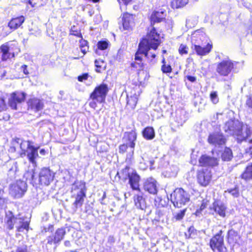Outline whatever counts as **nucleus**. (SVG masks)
I'll list each match as a JSON object with an SVG mask.
<instances>
[{"mask_svg":"<svg viewBox=\"0 0 252 252\" xmlns=\"http://www.w3.org/2000/svg\"><path fill=\"white\" fill-rule=\"evenodd\" d=\"M32 144L33 142L30 140H21L19 138H15L12 141V145L9 147L8 152L11 154L16 153L17 147L19 146L21 151L18 153V157L24 158L27 156L29 161L34 164L38 157L39 147H35Z\"/></svg>","mask_w":252,"mask_h":252,"instance_id":"obj_1","label":"nucleus"},{"mask_svg":"<svg viewBox=\"0 0 252 252\" xmlns=\"http://www.w3.org/2000/svg\"><path fill=\"white\" fill-rule=\"evenodd\" d=\"M225 131L230 132L231 134L236 137L238 141L246 140L251 136L252 131L250 127L242 123L231 121L225 124Z\"/></svg>","mask_w":252,"mask_h":252,"instance_id":"obj_2","label":"nucleus"},{"mask_svg":"<svg viewBox=\"0 0 252 252\" xmlns=\"http://www.w3.org/2000/svg\"><path fill=\"white\" fill-rule=\"evenodd\" d=\"M117 176L124 182L127 181L132 190L140 191L139 183L141 178L136 170L126 165L120 172H117Z\"/></svg>","mask_w":252,"mask_h":252,"instance_id":"obj_3","label":"nucleus"},{"mask_svg":"<svg viewBox=\"0 0 252 252\" xmlns=\"http://www.w3.org/2000/svg\"><path fill=\"white\" fill-rule=\"evenodd\" d=\"M152 47L147 46L138 45V48L134 54V60L135 63H131L130 66L133 68H140V70H143L144 64L143 62L142 55L147 59L149 63H152L156 59L157 55L155 53L149 52Z\"/></svg>","mask_w":252,"mask_h":252,"instance_id":"obj_4","label":"nucleus"},{"mask_svg":"<svg viewBox=\"0 0 252 252\" xmlns=\"http://www.w3.org/2000/svg\"><path fill=\"white\" fill-rule=\"evenodd\" d=\"M109 90L108 86L105 83H103L96 86L90 94L88 99L89 106L95 109L97 107V104L105 103Z\"/></svg>","mask_w":252,"mask_h":252,"instance_id":"obj_5","label":"nucleus"},{"mask_svg":"<svg viewBox=\"0 0 252 252\" xmlns=\"http://www.w3.org/2000/svg\"><path fill=\"white\" fill-rule=\"evenodd\" d=\"M20 52L18 43L15 40L7 41L0 45V63L15 59Z\"/></svg>","mask_w":252,"mask_h":252,"instance_id":"obj_6","label":"nucleus"},{"mask_svg":"<svg viewBox=\"0 0 252 252\" xmlns=\"http://www.w3.org/2000/svg\"><path fill=\"white\" fill-rule=\"evenodd\" d=\"M160 34L154 26L148 31L146 36L142 37L138 44L139 45L147 46L152 47V49L156 50L161 44Z\"/></svg>","mask_w":252,"mask_h":252,"instance_id":"obj_7","label":"nucleus"},{"mask_svg":"<svg viewBox=\"0 0 252 252\" xmlns=\"http://www.w3.org/2000/svg\"><path fill=\"white\" fill-rule=\"evenodd\" d=\"M189 194L183 188H176L170 195V200L174 206L181 208L190 200Z\"/></svg>","mask_w":252,"mask_h":252,"instance_id":"obj_8","label":"nucleus"},{"mask_svg":"<svg viewBox=\"0 0 252 252\" xmlns=\"http://www.w3.org/2000/svg\"><path fill=\"white\" fill-rule=\"evenodd\" d=\"M73 185L74 187L72 189L71 192L73 190H79L76 194L71 195V197L74 198L73 203V206L77 209L81 207L84 204L85 199L86 197L87 188L85 182L83 181L75 182Z\"/></svg>","mask_w":252,"mask_h":252,"instance_id":"obj_9","label":"nucleus"},{"mask_svg":"<svg viewBox=\"0 0 252 252\" xmlns=\"http://www.w3.org/2000/svg\"><path fill=\"white\" fill-rule=\"evenodd\" d=\"M236 63L230 59L223 60L217 63L216 72L219 76L227 77L235 69Z\"/></svg>","mask_w":252,"mask_h":252,"instance_id":"obj_10","label":"nucleus"},{"mask_svg":"<svg viewBox=\"0 0 252 252\" xmlns=\"http://www.w3.org/2000/svg\"><path fill=\"white\" fill-rule=\"evenodd\" d=\"M223 231L220 230L211 238L209 246L211 250L215 252H226L227 249L224 242Z\"/></svg>","mask_w":252,"mask_h":252,"instance_id":"obj_11","label":"nucleus"},{"mask_svg":"<svg viewBox=\"0 0 252 252\" xmlns=\"http://www.w3.org/2000/svg\"><path fill=\"white\" fill-rule=\"evenodd\" d=\"M66 234L65 228L62 227L57 228L55 232L46 237V246H54L56 248L64 238Z\"/></svg>","mask_w":252,"mask_h":252,"instance_id":"obj_12","label":"nucleus"},{"mask_svg":"<svg viewBox=\"0 0 252 252\" xmlns=\"http://www.w3.org/2000/svg\"><path fill=\"white\" fill-rule=\"evenodd\" d=\"M197 184L202 187H207L211 182L212 173L211 170L207 168L198 169L196 173Z\"/></svg>","mask_w":252,"mask_h":252,"instance_id":"obj_13","label":"nucleus"},{"mask_svg":"<svg viewBox=\"0 0 252 252\" xmlns=\"http://www.w3.org/2000/svg\"><path fill=\"white\" fill-rule=\"evenodd\" d=\"M27 94L22 91H15L10 94L8 98V105L12 110L18 109V105L24 102L26 100Z\"/></svg>","mask_w":252,"mask_h":252,"instance_id":"obj_14","label":"nucleus"},{"mask_svg":"<svg viewBox=\"0 0 252 252\" xmlns=\"http://www.w3.org/2000/svg\"><path fill=\"white\" fill-rule=\"evenodd\" d=\"M27 184L22 180H17L9 187V193L14 198L22 197L27 191Z\"/></svg>","mask_w":252,"mask_h":252,"instance_id":"obj_15","label":"nucleus"},{"mask_svg":"<svg viewBox=\"0 0 252 252\" xmlns=\"http://www.w3.org/2000/svg\"><path fill=\"white\" fill-rule=\"evenodd\" d=\"M55 173L49 167L42 168L39 173V183L41 186H48L53 181Z\"/></svg>","mask_w":252,"mask_h":252,"instance_id":"obj_16","label":"nucleus"},{"mask_svg":"<svg viewBox=\"0 0 252 252\" xmlns=\"http://www.w3.org/2000/svg\"><path fill=\"white\" fill-rule=\"evenodd\" d=\"M218 165V160L216 158L207 155H202L198 159V166L213 167Z\"/></svg>","mask_w":252,"mask_h":252,"instance_id":"obj_17","label":"nucleus"},{"mask_svg":"<svg viewBox=\"0 0 252 252\" xmlns=\"http://www.w3.org/2000/svg\"><path fill=\"white\" fill-rule=\"evenodd\" d=\"M135 19L133 15L127 12L124 13L122 17V31H130L135 26Z\"/></svg>","mask_w":252,"mask_h":252,"instance_id":"obj_18","label":"nucleus"},{"mask_svg":"<svg viewBox=\"0 0 252 252\" xmlns=\"http://www.w3.org/2000/svg\"><path fill=\"white\" fill-rule=\"evenodd\" d=\"M207 141L212 145L221 146L225 144L226 139L222 133L214 132L209 134Z\"/></svg>","mask_w":252,"mask_h":252,"instance_id":"obj_19","label":"nucleus"},{"mask_svg":"<svg viewBox=\"0 0 252 252\" xmlns=\"http://www.w3.org/2000/svg\"><path fill=\"white\" fill-rule=\"evenodd\" d=\"M27 106L29 110H32L34 112H38L43 109L44 103L43 100L34 97L28 100L27 101Z\"/></svg>","mask_w":252,"mask_h":252,"instance_id":"obj_20","label":"nucleus"},{"mask_svg":"<svg viewBox=\"0 0 252 252\" xmlns=\"http://www.w3.org/2000/svg\"><path fill=\"white\" fill-rule=\"evenodd\" d=\"M193 46L196 54L199 56H204L208 55L213 49V44L211 41L207 42L203 47L199 44H194Z\"/></svg>","mask_w":252,"mask_h":252,"instance_id":"obj_21","label":"nucleus"},{"mask_svg":"<svg viewBox=\"0 0 252 252\" xmlns=\"http://www.w3.org/2000/svg\"><path fill=\"white\" fill-rule=\"evenodd\" d=\"M166 11L165 9H160L158 11H154L150 16L151 26H153L156 23H160L165 20Z\"/></svg>","mask_w":252,"mask_h":252,"instance_id":"obj_22","label":"nucleus"},{"mask_svg":"<svg viewBox=\"0 0 252 252\" xmlns=\"http://www.w3.org/2000/svg\"><path fill=\"white\" fill-rule=\"evenodd\" d=\"M123 139L130 148L134 149L135 146V142L137 139V133L135 130L126 132Z\"/></svg>","mask_w":252,"mask_h":252,"instance_id":"obj_23","label":"nucleus"},{"mask_svg":"<svg viewBox=\"0 0 252 252\" xmlns=\"http://www.w3.org/2000/svg\"><path fill=\"white\" fill-rule=\"evenodd\" d=\"M157 181L152 178H149L146 180L143 185L145 190L151 194H156L158 192Z\"/></svg>","mask_w":252,"mask_h":252,"instance_id":"obj_24","label":"nucleus"},{"mask_svg":"<svg viewBox=\"0 0 252 252\" xmlns=\"http://www.w3.org/2000/svg\"><path fill=\"white\" fill-rule=\"evenodd\" d=\"M25 21V17L21 15L12 18L8 23L7 26L10 30L14 31L19 28Z\"/></svg>","mask_w":252,"mask_h":252,"instance_id":"obj_25","label":"nucleus"},{"mask_svg":"<svg viewBox=\"0 0 252 252\" xmlns=\"http://www.w3.org/2000/svg\"><path fill=\"white\" fill-rule=\"evenodd\" d=\"M18 217L15 216L12 212H9L6 214L5 219V225L6 228L11 230L14 228V226L18 222Z\"/></svg>","mask_w":252,"mask_h":252,"instance_id":"obj_26","label":"nucleus"},{"mask_svg":"<svg viewBox=\"0 0 252 252\" xmlns=\"http://www.w3.org/2000/svg\"><path fill=\"white\" fill-rule=\"evenodd\" d=\"M240 238V235L237 231L233 229H231L228 231L227 241L229 244L234 246L236 244L238 243Z\"/></svg>","mask_w":252,"mask_h":252,"instance_id":"obj_27","label":"nucleus"},{"mask_svg":"<svg viewBox=\"0 0 252 252\" xmlns=\"http://www.w3.org/2000/svg\"><path fill=\"white\" fill-rule=\"evenodd\" d=\"M213 209L220 217L225 218L226 217L227 208L223 203L215 202L213 204Z\"/></svg>","mask_w":252,"mask_h":252,"instance_id":"obj_28","label":"nucleus"},{"mask_svg":"<svg viewBox=\"0 0 252 252\" xmlns=\"http://www.w3.org/2000/svg\"><path fill=\"white\" fill-rule=\"evenodd\" d=\"M241 179L246 182L252 181V162L249 163L240 175Z\"/></svg>","mask_w":252,"mask_h":252,"instance_id":"obj_29","label":"nucleus"},{"mask_svg":"<svg viewBox=\"0 0 252 252\" xmlns=\"http://www.w3.org/2000/svg\"><path fill=\"white\" fill-rule=\"evenodd\" d=\"M138 94L134 93V95H126V104L129 108L131 109H134L137 105L138 99Z\"/></svg>","mask_w":252,"mask_h":252,"instance_id":"obj_30","label":"nucleus"},{"mask_svg":"<svg viewBox=\"0 0 252 252\" xmlns=\"http://www.w3.org/2000/svg\"><path fill=\"white\" fill-rule=\"evenodd\" d=\"M142 134L143 137L147 140L153 139L155 137V130L153 127L150 126L145 127L142 131Z\"/></svg>","mask_w":252,"mask_h":252,"instance_id":"obj_31","label":"nucleus"},{"mask_svg":"<svg viewBox=\"0 0 252 252\" xmlns=\"http://www.w3.org/2000/svg\"><path fill=\"white\" fill-rule=\"evenodd\" d=\"M95 70L96 72L101 73L106 69L107 63L102 59H98L94 61Z\"/></svg>","mask_w":252,"mask_h":252,"instance_id":"obj_32","label":"nucleus"},{"mask_svg":"<svg viewBox=\"0 0 252 252\" xmlns=\"http://www.w3.org/2000/svg\"><path fill=\"white\" fill-rule=\"evenodd\" d=\"M18 222L20 224V225L16 227V230L18 232H22L24 229H26L27 231L29 230V222L28 221H25L24 218L18 217Z\"/></svg>","mask_w":252,"mask_h":252,"instance_id":"obj_33","label":"nucleus"},{"mask_svg":"<svg viewBox=\"0 0 252 252\" xmlns=\"http://www.w3.org/2000/svg\"><path fill=\"white\" fill-rule=\"evenodd\" d=\"M161 63H162L161 65V71L163 73L168 74L172 72V68L171 66L167 63V62L164 56H162V60Z\"/></svg>","mask_w":252,"mask_h":252,"instance_id":"obj_34","label":"nucleus"},{"mask_svg":"<svg viewBox=\"0 0 252 252\" xmlns=\"http://www.w3.org/2000/svg\"><path fill=\"white\" fill-rule=\"evenodd\" d=\"M221 158L223 161H230L233 158L232 150L228 147H225L221 154Z\"/></svg>","mask_w":252,"mask_h":252,"instance_id":"obj_35","label":"nucleus"},{"mask_svg":"<svg viewBox=\"0 0 252 252\" xmlns=\"http://www.w3.org/2000/svg\"><path fill=\"white\" fill-rule=\"evenodd\" d=\"M79 42L81 51L83 55H85L89 51V43L87 40L84 39L83 37L79 40Z\"/></svg>","mask_w":252,"mask_h":252,"instance_id":"obj_36","label":"nucleus"},{"mask_svg":"<svg viewBox=\"0 0 252 252\" xmlns=\"http://www.w3.org/2000/svg\"><path fill=\"white\" fill-rule=\"evenodd\" d=\"M209 201L206 199H203L201 201V205L199 208L196 209L194 215L196 217H199L202 214V211L207 208Z\"/></svg>","mask_w":252,"mask_h":252,"instance_id":"obj_37","label":"nucleus"},{"mask_svg":"<svg viewBox=\"0 0 252 252\" xmlns=\"http://www.w3.org/2000/svg\"><path fill=\"white\" fill-rule=\"evenodd\" d=\"M139 88V85L136 83H132L128 86L127 94L134 95V93L138 94V90Z\"/></svg>","mask_w":252,"mask_h":252,"instance_id":"obj_38","label":"nucleus"},{"mask_svg":"<svg viewBox=\"0 0 252 252\" xmlns=\"http://www.w3.org/2000/svg\"><path fill=\"white\" fill-rule=\"evenodd\" d=\"M133 200L135 206L141 208V205L145 202V200L143 195L136 194L134 196Z\"/></svg>","mask_w":252,"mask_h":252,"instance_id":"obj_39","label":"nucleus"},{"mask_svg":"<svg viewBox=\"0 0 252 252\" xmlns=\"http://www.w3.org/2000/svg\"><path fill=\"white\" fill-rule=\"evenodd\" d=\"M187 3L185 1H171V6L174 9L181 8L185 6Z\"/></svg>","mask_w":252,"mask_h":252,"instance_id":"obj_40","label":"nucleus"},{"mask_svg":"<svg viewBox=\"0 0 252 252\" xmlns=\"http://www.w3.org/2000/svg\"><path fill=\"white\" fill-rule=\"evenodd\" d=\"M109 42L106 40H100L97 42V49L100 50H104L108 48Z\"/></svg>","mask_w":252,"mask_h":252,"instance_id":"obj_41","label":"nucleus"},{"mask_svg":"<svg viewBox=\"0 0 252 252\" xmlns=\"http://www.w3.org/2000/svg\"><path fill=\"white\" fill-rule=\"evenodd\" d=\"M189 47L187 45L181 44L178 49V52L181 56L187 55L189 53Z\"/></svg>","mask_w":252,"mask_h":252,"instance_id":"obj_42","label":"nucleus"},{"mask_svg":"<svg viewBox=\"0 0 252 252\" xmlns=\"http://www.w3.org/2000/svg\"><path fill=\"white\" fill-rule=\"evenodd\" d=\"M4 193V190L0 188V209H2L7 204V199L3 197Z\"/></svg>","mask_w":252,"mask_h":252,"instance_id":"obj_43","label":"nucleus"},{"mask_svg":"<svg viewBox=\"0 0 252 252\" xmlns=\"http://www.w3.org/2000/svg\"><path fill=\"white\" fill-rule=\"evenodd\" d=\"M210 98L211 101L214 104H217L219 102V98L218 97L217 91L211 92L210 94Z\"/></svg>","mask_w":252,"mask_h":252,"instance_id":"obj_44","label":"nucleus"},{"mask_svg":"<svg viewBox=\"0 0 252 252\" xmlns=\"http://www.w3.org/2000/svg\"><path fill=\"white\" fill-rule=\"evenodd\" d=\"M186 211V208L180 211L179 213H178L176 215L174 216V218L176 220H182L185 215Z\"/></svg>","mask_w":252,"mask_h":252,"instance_id":"obj_45","label":"nucleus"},{"mask_svg":"<svg viewBox=\"0 0 252 252\" xmlns=\"http://www.w3.org/2000/svg\"><path fill=\"white\" fill-rule=\"evenodd\" d=\"M189 235L188 236V238H192L193 236L197 234V231L193 225L190 226L188 228Z\"/></svg>","mask_w":252,"mask_h":252,"instance_id":"obj_46","label":"nucleus"},{"mask_svg":"<svg viewBox=\"0 0 252 252\" xmlns=\"http://www.w3.org/2000/svg\"><path fill=\"white\" fill-rule=\"evenodd\" d=\"M10 252H29L28 247L27 245L17 247L15 250H13Z\"/></svg>","mask_w":252,"mask_h":252,"instance_id":"obj_47","label":"nucleus"},{"mask_svg":"<svg viewBox=\"0 0 252 252\" xmlns=\"http://www.w3.org/2000/svg\"><path fill=\"white\" fill-rule=\"evenodd\" d=\"M69 34L73 35V36H76L77 37H79V38H80V39L83 37V36H82V34L81 33V32L80 30H71L70 31Z\"/></svg>","mask_w":252,"mask_h":252,"instance_id":"obj_48","label":"nucleus"},{"mask_svg":"<svg viewBox=\"0 0 252 252\" xmlns=\"http://www.w3.org/2000/svg\"><path fill=\"white\" fill-rule=\"evenodd\" d=\"M129 146L126 144H122L119 146V153L123 154L126 153L128 149Z\"/></svg>","mask_w":252,"mask_h":252,"instance_id":"obj_49","label":"nucleus"},{"mask_svg":"<svg viewBox=\"0 0 252 252\" xmlns=\"http://www.w3.org/2000/svg\"><path fill=\"white\" fill-rule=\"evenodd\" d=\"M89 76L88 73H84L81 75L78 76L77 80L79 82H82L87 80L89 78Z\"/></svg>","mask_w":252,"mask_h":252,"instance_id":"obj_50","label":"nucleus"},{"mask_svg":"<svg viewBox=\"0 0 252 252\" xmlns=\"http://www.w3.org/2000/svg\"><path fill=\"white\" fill-rule=\"evenodd\" d=\"M6 108V104L4 97H0V111L5 110Z\"/></svg>","mask_w":252,"mask_h":252,"instance_id":"obj_51","label":"nucleus"},{"mask_svg":"<svg viewBox=\"0 0 252 252\" xmlns=\"http://www.w3.org/2000/svg\"><path fill=\"white\" fill-rule=\"evenodd\" d=\"M21 70L23 73L26 75V77H29L30 73L28 69V65L26 64H23L21 67Z\"/></svg>","mask_w":252,"mask_h":252,"instance_id":"obj_52","label":"nucleus"},{"mask_svg":"<svg viewBox=\"0 0 252 252\" xmlns=\"http://www.w3.org/2000/svg\"><path fill=\"white\" fill-rule=\"evenodd\" d=\"M246 105L247 107L252 109V95L248 96V98L246 101Z\"/></svg>","mask_w":252,"mask_h":252,"instance_id":"obj_53","label":"nucleus"},{"mask_svg":"<svg viewBox=\"0 0 252 252\" xmlns=\"http://www.w3.org/2000/svg\"><path fill=\"white\" fill-rule=\"evenodd\" d=\"M186 78L191 83L195 82L196 81V77L195 76L187 75L186 76Z\"/></svg>","mask_w":252,"mask_h":252,"instance_id":"obj_54","label":"nucleus"},{"mask_svg":"<svg viewBox=\"0 0 252 252\" xmlns=\"http://www.w3.org/2000/svg\"><path fill=\"white\" fill-rule=\"evenodd\" d=\"M115 242V239L112 235H110L108 237L107 239V242L110 245H113Z\"/></svg>","mask_w":252,"mask_h":252,"instance_id":"obj_55","label":"nucleus"},{"mask_svg":"<svg viewBox=\"0 0 252 252\" xmlns=\"http://www.w3.org/2000/svg\"><path fill=\"white\" fill-rule=\"evenodd\" d=\"M246 152L250 156V158H252V145L250 146L247 149Z\"/></svg>","mask_w":252,"mask_h":252,"instance_id":"obj_56","label":"nucleus"},{"mask_svg":"<svg viewBox=\"0 0 252 252\" xmlns=\"http://www.w3.org/2000/svg\"><path fill=\"white\" fill-rule=\"evenodd\" d=\"M64 245L65 247H69L70 246V242L69 240H66L64 242Z\"/></svg>","mask_w":252,"mask_h":252,"instance_id":"obj_57","label":"nucleus"},{"mask_svg":"<svg viewBox=\"0 0 252 252\" xmlns=\"http://www.w3.org/2000/svg\"><path fill=\"white\" fill-rule=\"evenodd\" d=\"M40 152V154L42 155H44L46 153V151L44 149H42L40 150L39 151Z\"/></svg>","mask_w":252,"mask_h":252,"instance_id":"obj_58","label":"nucleus"},{"mask_svg":"<svg viewBox=\"0 0 252 252\" xmlns=\"http://www.w3.org/2000/svg\"><path fill=\"white\" fill-rule=\"evenodd\" d=\"M27 4H30V5H31L32 7H34V4H32V1H31V0L28 1Z\"/></svg>","mask_w":252,"mask_h":252,"instance_id":"obj_59","label":"nucleus"},{"mask_svg":"<svg viewBox=\"0 0 252 252\" xmlns=\"http://www.w3.org/2000/svg\"><path fill=\"white\" fill-rule=\"evenodd\" d=\"M48 229H50L51 230H53L54 229V225H52V224L49 225Z\"/></svg>","mask_w":252,"mask_h":252,"instance_id":"obj_60","label":"nucleus"},{"mask_svg":"<svg viewBox=\"0 0 252 252\" xmlns=\"http://www.w3.org/2000/svg\"><path fill=\"white\" fill-rule=\"evenodd\" d=\"M167 53V51L165 49H163L162 50V56H164V54H165Z\"/></svg>","mask_w":252,"mask_h":252,"instance_id":"obj_61","label":"nucleus"},{"mask_svg":"<svg viewBox=\"0 0 252 252\" xmlns=\"http://www.w3.org/2000/svg\"><path fill=\"white\" fill-rule=\"evenodd\" d=\"M247 142L249 144H252V138L249 139Z\"/></svg>","mask_w":252,"mask_h":252,"instance_id":"obj_62","label":"nucleus"},{"mask_svg":"<svg viewBox=\"0 0 252 252\" xmlns=\"http://www.w3.org/2000/svg\"><path fill=\"white\" fill-rule=\"evenodd\" d=\"M130 1H125V4L127 5Z\"/></svg>","mask_w":252,"mask_h":252,"instance_id":"obj_63","label":"nucleus"},{"mask_svg":"<svg viewBox=\"0 0 252 252\" xmlns=\"http://www.w3.org/2000/svg\"><path fill=\"white\" fill-rule=\"evenodd\" d=\"M106 197V193L104 192L103 193V196H102V199H104Z\"/></svg>","mask_w":252,"mask_h":252,"instance_id":"obj_64","label":"nucleus"}]
</instances>
